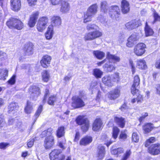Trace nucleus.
Listing matches in <instances>:
<instances>
[{"label":"nucleus","instance_id":"4d7b16f0","mask_svg":"<svg viewBox=\"0 0 160 160\" xmlns=\"http://www.w3.org/2000/svg\"><path fill=\"white\" fill-rule=\"evenodd\" d=\"M10 146V144L7 142H1L0 143V148L5 149Z\"/></svg>","mask_w":160,"mask_h":160},{"label":"nucleus","instance_id":"ea45409f","mask_svg":"<svg viewBox=\"0 0 160 160\" xmlns=\"http://www.w3.org/2000/svg\"><path fill=\"white\" fill-rule=\"evenodd\" d=\"M32 103L28 101L27 105L24 108L25 113L27 114H30L32 112Z\"/></svg>","mask_w":160,"mask_h":160},{"label":"nucleus","instance_id":"7ed1b4c3","mask_svg":"<svg viewBox=\"0 0 160 160\" xmlns=\"http://www.w3.org/2000/svg\"><path fill=\"white\" fill-rule=\"evenodd\" d=\"M79 94V96L75 95L72 97L71 106L73 109L82 108L85 106V102L82 98L85 94L83 91H80Z\"/></svg>","mask_w":160,"mask_h":160},{"label":"nucleus","instance_id":"dca6fc26","mask_svg":"<svg viewBox=\"0 0 160 160\" xmlns=\"http://www.w3.org/2000/svg\"><path fill=\"white\" fill-rule=\"evenodd\" d=\"M139 39V37L136 33L132 34L128 38L127 42L126 43V46L128 48L132 47L134 44V42L138 41Z\"/></svg>","mask_w":160,"mask_h":160},{"label":"nucleus","instance_id":"774afa93","mask_svg":"<svg viewBox=\"0 0 160 160\" xmlns=\"http://www.w3.org/2000/svg\"><path fill=\"white\" fill-rule=\"evenodd\" d=\"M155 66L157 68L160 69V58L157 60L156 61Z\"/></svg>","mask_w":160,"mask_h":160},{"label":"nucleus","instance_id":"49530a36","mask_svg":"<svg viewBox=\"0 0 160 160\" xmlns=\"http://www.w3.org/2000/svg\"><path fill=\"white\" fill-rule=\"evenodd\" d=\"M132 153L130 149L127 150L124 153L120 160H127L130 157Z\"/></svg>","mask_w":160,"mask_h":160},{"label":"nucleus","instance_id":"09e8293b","mask_svg":"<svg viewBox=\"0 0 160 160\" xmlns=\"http://www.w3.org/2000/svg\"><path fill=\"white\" fill-rule=\"evenodd\" d=\"M152 16L154 18L153 21V23L157 21L160 22V16L158 15V13L155 11H153Z\"/></svg>","mask_w":160,"mask_h":160},{"label":"nucleus","instance_id":"f257e3e1","mask_svg":"<svg viewBox=\"0 0 160 160\" xmlns=\"http://www.w3.org/2000/svg\"><path fill=\"white\" fill-rule=\"evenodd\" d=\"M97 25L95 24H89L86 26V28L88 31L95 30L86 33L84 36V40L87 41H92L102 37L103 35V33L102 31L97 29L98 28Z\"/></svg>","mask_w":160,"mask_h":160},{"label":"nucleus","instance_id":"8fccbe9b","mask_svg":"<svg viewBox=\"0 0 160 160\" xmlns=\"http://www.w3.org/2000/svg\"><path fill=\"white\" fill-rule=\"evenodd\" d=\"M49 73L47 71H44L42 75L43 80L45 82L48 81L49 79Z\"/></svg>","mask_w":160,"mask_h":160},{"label":"nucleus","instance_id":"ddd939ff","mask_svg":"<svg viewBox=\"0 0 160 160\" xmlns=\"http://www.w3.org/2000/svg\"><path fill=\"white\" fill-rule=\"evenodd\" d=\"M148 148V152L152 155L155 156L160 154V143L152 144Z\"/></svg>","mask_w":160,"mask_h":160},{"label":"nucleus","instance_id":"4be33fe9","mask_svg":"<svg viewBox=\"0 0 160 160\" xmlns=\"http://www.w3.org/2000/svg\"><path fill=\"white\" fill-rule=\"evenodd\" d=\"M139 26V22L136 20H132L125 24L126 28L129 30H132Z\"/></svg>","mask_w":160,"mask_h":160},{"label":"nucleus","instance_id":"cd10ccee","mask_svg":"<svg viewBox=\"0 0 160 160\" xmlns=\"http://www.w3.org/2000/svg\"><path fill=\"white\" fill-rule=\"evenodd\" d=\"M136 66L140 70H144L147 68L146 62L143 59H139L137 61Z\"/></svg>","mask_w":160,"mask_h":160},{"label":"nucleus","instance_id":"f03ea898","mask_svg":"<svg viewBox=\"0 0 160 160\" xmlns=\"http://www.w3.org/2000/svg\"><path fill=\"white\" fill-rule=\"evenodd\" d=\"M106 58L108 60L109 63H111V61H112L113 63L108 64L106 63L103 66V68L105 69L108 72H112L114 71L116 68L114 64L119 62L120 58L119 57L111 54L109 52H107Z\"/></svg>","mask_w":160,"mask_h":160},{"label":"nucleus","instance_id":"473e14b6","mask_svg":"<svg viewBox=\"0 0 160 160\" xmlns=\"http://www.w3.org/2000/svg\"><path fill=\"white\" fill-rule=\"evenodd\" d=\"M98 8V6L96 3L92 4L88 8L87 12L93 16L97 13Z\"/></svg>","mask_w":160,"mask_h":160},{"label":"nucleus","instance_id":"4468645a","mask_svg":"<svg viewBox=\"0 0 160 160\" xmlns=\"http://www.w3.org/2000/svg\"><path fill=\"white\" fill-rule=\"evenodd\" d=\"M120 88L117 87L108 93V98L111 100H115L118 98L120 95Z\"/></svg>","mask_w":160,"mask_h":160},{"label":"nucleus","instance_id":"de8ad7c7","mask_svg":"<svg viewBox=\"0 0 160 160\" xmlns=\"http://www.w3.org/2000/svg\"><path fill=\"white\" fill-rule=\"evenodd\" d=\"M47 98H48V104L50 105V102H49V100H50V97L49 96V90L48 89H46L45 90L44 98L43 100V102L44 103L46 102V99Z\"/></svg>","mask_w":160,"mask_h":160},{"label":"nucleus","instance_id":"864d4df0","mask_svg":"<svg viewBox=\"0 0 160 160\" xmlns=\"http://www.w3.org/2000/svg\"><path fill=\"white\" fill-rule=\"evenodd\" d=\"M139 140V137L136 132H134L132 135V140L133 142H137Z\"/></svg>","mask_w":160,"mask_h":160},{"label":"nucleus","instance_id":"39448f33","mask_svg":"<svg viewBox=\"0 0 160 160\" xmlns=\"http://www.w3.org/2000/svg\"><path fill=\"white\" fill-rule=\"evenodd\" d=\"M75 121L76 124L81 126V129L84 132H87L90 127V121L85 115H79L76 118Z\"/></svg>","mask_w":160,"mask_h":160},{"label":"nucleus","instance_id":"423d86ee","mask_svg":"<svg viewBox=\"0 0 160 160\" xmlns=\"http://www.w3.org/2000/svg\"><path fill=\"white\" fill-rule=\"evenodd\" d=\"M108 14L112 19L118 21L121 19V11L117 5L111 6L108 9Z\"/></svg>","mask_w":160,"mask_h":160},{"label":"nucleus","instance_id":"3c124183","mask_svg":"<svg viewBox=\"0 0 160 160\" xmlns=\"http://www.w3.org/2000/svg\"><path fill=\"white\" fill-rule=\"evenodd\" d=\"M44 147L46 149H49L50 148V137L48 136L45 139L44 141Z\"/></svg>","mask_w":160,"mask_h":160},{"label":"nucleus","instance_id":"9d476101","mask_svg":"<svg viewBox=\"0 0 160 160\" xmlns=\"http://www.w3.org/2000/svg\"><path fill=\"white\" fill-rule=\"evenodd\" d=\"M6 24L10 28H14L18 30L22 29L23 27V23L20 20L15 18L9 19Z\"/></svg>","mask_w":160,"mask_h":160},{"label":"nucleus","instance_id":"393cba45","mask_svg":"<svg viewBox=\"0 0 160 160\" xmlns=\"http://www.w3.org/2000/svg\"><path fill=\"white\" fill-rule=\"evenodd\" d=\"M12 9L14 11L19 10L21 8V0H11Z\"/></svg>","mask_w":160,"mask_h":160},{"label":"nucleus","instance_id":"1a4fd4ad","mask_svg":"<svg viewBox=\"0 0 160 160\" xmlns=\"http://www.w3.org/2000/svg\"><path fill=\"white\" fill-rule=\"evenodd\" d=\"M131 92L133 96H136V98H132L131 102L132 104L137 102V104L141 103L144 101V97L142 94L141 92L139 89H135L131 91Z\"/></svg>","mask_w":160,"mask_h":160},{"label":"nucleus","instance_id":"a19ab883","mask_svg":"<svg viewBox=\"0 0 160 160\" xmlns=\"http://www.w3.org/2000/svg\"><path fill=\"white\" fill-rule=\"evenodd\" d=\"M108 4L106 1H103L101 2L100 8L101 11L104 13L107 12Z\"/></svg>","mask_w":160,"mask_h":160},{"label":"nucleus","instance_id":"b1692460","mask_svg":"<svg viewBox=\"0 0 160 160\" xmlns=\"http://www.w3.org/2000/svg\"><path fill=\"white\" fill-rule=\"evenodd\" d=\"M33 45L32 43L29 42L24 45L23 50L25 54L27 55L32 54L33 53Z\"/></svg>","mask_w":160,"mask_h":160},{"label":"nucleus","instance_id":"5701e85b","mask_svg":"<svg viewBox=\"0 0 160 160\" xmlns=\"http://www.w3.org/2000/svg\"><path fill=\"white\" fill-rule=\"evenodd\" d=\"M154 128L153 124L151 122H146L142 126V129L144 134L150 133Z\"/></svg>","mask_w":160,"mask_h":160},{"label":"nucleus","instance_id":"c03bdc74","mask_svg":"<svg viewBox=\"0 0 160 160\" xmlns=\"http://www.w3.org/2000/svg\"><path fill=\"white\" fill-rule=\"evenodd\" d=\"M156 141V139L154 137H150L146 141L144 144L145 146L146 147L148 148L150 145V143H153Z\"/></svg>","mask_w":160,"mask_h":160},{"label":"nucleus","instance_id":"bf43d9fd","mask_svg":"<svg viewBox=\"0 0 160 160\" xmlns=\"http://www.w3.org/2000/svg\"><path fill=\"white\" fill-rule=\"evenodd\" d=\"M57 99L56 96H51V105H54V103L57 101Z\"/></svg>","mask_w":160,"mask_h":160},{"label":"nucleus","instance_id":"9b49d317","mask_svg":"<svg viewBox=\"0 0 160 160\" xmlns=\"http://www.w3.org/2000/svg\"><path fill=\"white\" fill-rule=\"evenodd\" d=\"M59 149H55L51 152V160H64L65 156L61 154ZM66 160H71V157L68 156Z\"/></svg>","mask_w":160,"mask_h":160},{"label":"nucleus","instance_id":"c756f323","mask_svg":"<svg viewBox=\"0 0 160 160\" xmlns=\"http://www.w3.org/2000/svg\"><path fill=\"white\" fill-rule=\"evenodd\" d=\"M144 30L146 37L152 36L154 34L153 30L148 25L147 22L145 23Z\"/></svg>","mask_w":160,"mask_h":160},{"label":"nucleus","instance_id":"6e6d98bb","mask_svg":"<svg viewBox=\"0 0 160 160\" xmlns=\"http://www.w3.org/2000/svg\"><path fill=\"white\" fill-rule=\"evenodd\" d=\"M148 116V112H145L144 113L143 115H142V116L140 117L138 119V120L140 123L142 122Z\"/></svg>","mask_w":160,"mask_h":160},{"label":"nucleus","instance_id":"052dcab7","mask_svg":"<svg viewBox=\"0 0 160 160\" xmlns=\"http://www.w3.org/2000/svg\"><path fill=\"white\" fill-rule=\"evenodd\" d=\"M35 140L34 138L30 139L29 140V141L27 143V145L28 148L32 147L34 144Z\"/></svg>","mask_w":160,"mask_h":160},{"label":"nucleus","instance_id":"a211bd4d","mask_svg":"<svg viewBox=\"0 0 160 160\" xmlns=\"http://www.w3.org/2000/svg\"><path fill=\"white\" fill-rule=\"evenodd\" d=\"M106 151L105 147L101 144H99L97 147L96 157L98 160H102L105 157Z\"/></svg>","mask_w":160,"mask_h":160},{"label":"nucleus","instance_id":"20e7f679","mask_svg":"<svg viewBox=\"0 0 160 160\" xmlns=\"http://www.w3.org/2000/svg\"><path fill=\"white\" fill-rule=\"evenodd\" d=\"M120 80L119 73L115 72L113 74L104 76L102 79V81L105 86L111 87L114 86V83H118Z\"/></svg>","mask_w":160,"mask_h":160},{"label":"nucleus","instance_id":"6ab92c4d","mask_svg":"<svg viewBox=\"0 0 160 160\" xmlns=\"http://www.w3.org/2000/svg\"><path fill=\"white\" fill-rule=\"evenodd\" d=\"M92 140L93 138L91 136L86 135L81 138L79 144L81 146H86L91 143Z\"/></svg>","mask_w":160,"mask_h":160},{"label":"nucleus","instance_id":"37998d69","mask_svg":"<svg viewBox=\"0 0 160 160\" xmlns=\"http://www.w3.org/2000/svg\"><path fill=\"white\" fill-rule=\"evenodd\" d=\"M8 71L6 69H0V79H5V77L8 75Z\"/></svg>","mask_w":160,"mask_h":160},{"label":"nucleus","instance_id":"e2e57ef3","mask_svg":"<svg viewBox=\"0 0 160 160\" xmlns=\"http://www.w3.org/2000/svg\"><path fill=\"white\" fill-rule=\"evenodd\" d=\"M46 38L48 40L50 39V27L48 26L47 31L45 33Z\"/></svg>","mask_w":160,"mask_h":160},{"label":"nucleus","instance_id":"680f3d73","mask_svg":"<svg viewBox=\"0 0 160 160\" xmlns=\"http://www.w3.org/2000/svg\"><path fill=\"white\" fill-rule=\"evenodd\" d=\"M66 142V140L64 139V142H58V146L61 148L62 150H64L65 149V147L64 146V144Z\"/></svg>","mask_w":160,"mask_h":160},{"label":"nucleus","instance_id":"f704fd0d","mask_svg":"<svg viewBox=\"0 0 160 160\" xmlns=\"http://www.w3.org/2000/svg\"><path fill=\"white\" fill-rule=\"evenodd\" d=\"M93 16V15L87 12L84 13L83 16L82 17L83 22L86 23L88 22L91 21Z\"/></svg>","mask_w":160,"mask_h":160},{"label":"nucleus","instance_id":"bb28decb","mask_svg":"<svg viewBox=\"0 0 160 160\" xmlns=\"http://www.w3.org/2000/svg\"><path fill=\"white\" fill-rule=\"evenodd\" d=\"M52 25V26L59 27L62 23L61 17L58 16H54L51 19Z\"/></svg>","mask_w":160,"mask_h":160},{"label":"nucleus","instance_id":"69168bd1","mask_svg":"<svg viewBox=\"0 0 160 160\" xmlns=\"http://www.w3.org/2000/svg\"><path fill=\"white\" fill-rule=\"evenodd\" d=\"M28 3L30 6H34L37 2V0H27Z\"/></svg>","mask_w":160,"mask_h":160},{"label":"nucleus","instance_id":"5fc2aeb1","mask_svg":"<svg viewBox=\"0 0 160 160\" xmlns=\"http://www.w3.org/2000/svg\"><path fill=\"white\" fill-rule=\"evenodd\" d=\"M42 105H40L39 106L38 110L36 111L35 115V117L36 119H37V118L38 117L39 115H40L41 112L42 111Z\"/></svg>","mask_w":160,"mask_h":160},{"label":"nucleus","instance_id":"79ce46f5","mask_svg":"<svg viewBox=\"0 0 160 160\" xmlns=\"http://www.w3.org/2000/svg\"><path fill=\"white\" fill-rule=\"evenodd\" d=\"M128 137V136L125 131H122L119 135L118 138L122 141H126Z\"/></svg>","mask_w":160,"mask_h":160},{"label":"nucleus","instance_id":"f3484780","mask_svg":"<svg viewBox=\"0 0 160 160\" xmlns=\"http://www.w3.org/2000/svg\"><path fill=\"white\" fill-rule=\"evenodd\" d=\"M48 20L47 17L40 18L37 25V29L39 32H42L46 28L45 26L48 23Z\"/></svg>","mask_w":160,"mask_h":160},{"label":"nucleus","instance_id":"a878e982","mask_svg":"<svg viewBox=\"0 0 160 160\" xmlns=\"http://www.w3.org/2000/svg\"><path fill=\"white\" fill-rule=\"evenodd\" d=\"M38 12H37L31 16L28 22V25L30 27L32 28L35 26L38 18Z\"/></svg>","mask_w":160,"mask_h":160},{"label":"nucleus","instance_id":"4c0bfd02","mask_svg":"<svg viewBox=\"0 0 160 160\" xmlns=\"http://www.w3.org/2000/svg\"><path fill=\"white\" fill-rule=\"evenodd\" d=\"M120 132V130L116 126H114L112 128V138L114 139H116Z\"/></svg>","mask_w":160,"mask_h":160},{"label":"nucleus","instance_id":"13d9d810","mask_svg":"<svg viewBox=\"0 0 160 160\" xmlns=\"http://www.w3.org/2000/svg\"><path fill=\"white\" fill-rule=\"evenodd\" d=\"M16 75H14L12 78L8 81V83L11 84H14L16 81Z\"/></svg>","mask_w":160,"mask_h":160},{"label":"nucleus","instance_id":"aec40b11","mask_svg":"<svg viewBox=\"0 0 160 160\" xmlns=\"http://www.w3.org/2000/svg\"><path fill=\"white\" fill-rule=\"evenodd\" d=\"M121 10L123 14H126L129 12L130 10V4L126 0H122L121 5Z\"/></svg>","mask_w":160,"mask_h":160},{"label":"nucleus","instance_id":"c85d7f7f","mask_svg":"<svg viewBox=\"0 0 160 160\" xmlns=\"http://www.w3.org/2000/svg\"><path fill=\"white\" fill-rule=\"evenodd\" d=\"M140 84V78L138 75H135L133 77V83L131 86L130 91L138 89L136 88Z\"/></svg>","mask_w":160,"mask_h":160},{"label":"nucleus","instance_id":"2f4dec72","mask_svg":"<svg viewBox=\"0 0 160 160\" xmlns=\"http://www.w3.org/2000/svg\"><path fill=\"white\" fill-rule=\"evenodd\" d=\"M65 134V127L61 126L59 127L56 132V136L58 138L64 137Z\"/></svg>","mask_w":160,"mask_h":160},{"label":"nucleus","instance_id":"338daca9","mask_svg":"<svg viewBox=\"0 0 160 160\" xmlns=\"http://www.w3.org/2000/svg\"><path fill=\"white\" fill-rule=\"evenodd\" d=\"M155 88L156 90V93L157 94L160 95V84H157Z\"/></svg>","mask_w":160,"mask_h":160},{"label":"nucleus","instance_id":"6e6552de","mask_svg":"<svg viewBox=\"0 0 160 160\" xmlns=\"http://www.w3.org/2000/svg\"><path fill=\"white\" fill-rule=\"evenodd\" d=\"M146 48L147 46L144 43L139 42L134 46L133 52L137 57L142 56L145 53Z\"/></svg>","mask_w":160,"mask_h":160},{"label":"nucleus","instance_id":"7c9ffc66","mask_svg":"<svg viewBox=\"0 0 160 160\" xmlns=\"http://www.w3.org/2000/svg\"><path fill=\"white\" fill-rule=\"evenodd\" d=\"M50 63V56L46 55L43 56L41 61V63L42 67L47 68L49 66Z\"/></svg>","mask_w":160,"mask_h":160},{"label":"nucleus","instance_id":"58836bf2","mask_svg":"<svg viewBox=\"0 0 160 160\" xmlns=\"http://www.w3.org/2000/svg\"><path fill=\"white\" fill-rule=\"evenodd\" d=\"M103 72L98 68H94L93 70L92 75L96 78H101Z\"/></svg>","mask_w":160,"mask_h":160},{"label":"nucleus","instance_id":"e433bc0d","mask_svg":"<svg viewBox=\"0 0 160 160\" xmlns=\"http://www.w3.org/2000/svg\"><path fill=\"white\" fill-rule=\"evenodd\" d=\"M18 106L17 103L12 102L8 106V112L11 113L13 111H16L18 109Z\"/></svg>","mask_w":160,"mask_h":160},{"label":"nucleus","instance_id":"2eb2a0df","mask_svg":"<svg viewBox=\"0 0 160 160\" xmlns=\"http://www.w3.org/2000/svg\"><path fill=\"white\" fill-rule=\"evenodd\" d=\"M29 93L30 98L34 100H36L40 94L39 88L36 86H31L29 89Z\"/></svg>","mask_w":160,"mask_h":160},{"label":"nucleus","instance_id":"c9c22d12","mask_svg":"<svg viewBox=\"0 0 160 160\" xmlns=\"http://www.w3.org/2000/svg\"><path fill=\"white\" fill-rule=\"evenodd\" d=\"M93 54L94 56L99 60H101L105 57V53L99 50H95L93 52Z\"/></svg>","mask_w":160,"mask_h":160},{"label":"nucleus","instance_id":"a18cd8bd","mask_svg":"<svg viewBox=\"0 0 160 160\" xmlns=\"http://www.w3.org/2000/svg\"><path fill=\"white\" fill-rule=\"evenodd\" d=\"M7 58L6 53L2 51H0V66L2 65L5 60Z\"/></svg>","mask_w":160,"mask_h":160},{"label":"nucleus","instance_id":"412c9836","mask_svg":"<svg viewBox=\"0 0 160 160\" xmlns=\"http://www.w3.org/2000/svg\"><path fill=\"white\" fill-rule=\"evenodd\" d=\"M114 121L118 126L121 128H123L125 125L126 121L124 118L122 117H118L114 116L113 117Z\"/></svg>","mask_w":160,"mask_h":160},{"label":"nucleus","instance_id":"72a5a7b5","mask_svg":"<svg viewBox=\"0 0 160 160\" xmlns=\"http://www.w3.org/2000/svg\"><path fill=\"white\" fill-rule=\"evenodd\" d=\"M123 149L121 147H119L115 149H112L111 151V153L113 155H116L117 157L124 152Z\"/></svg>","mask_w":160,"mask_h":160},{"label":"nucleus","instance_id":"603ef678","mask_svg":"<svg viewBox=\"0 0 160 160\" xmlns=\"http://www.w3.org/2000/svg\"><path fill=\"white\" fill-rule=\"evenodd\" d=\"M129 64L131 69L132 73V74H134L136 72V69L133 61L132 60H130L129 61Z\"/></svg>","mask_w":160,"mask_h":160},{"label":"nucleus","instance_id":"f8f14e48","mask_svg":"<svg viewBox=\"0 0 160 160\" xmlns=\"http://www.w3.org/2000/svg\"><path fill=\"white\" fill-rule=\"evenodd\" d=\"M104 127L102 119L100 118H96L92 124V130L95 132L101 131Z\"/></svg>","mask_w":160,"mask_h":160},{"label":"nucleus","instance_id":"0eeeda50","mask_svg":"<svg viewBox=\"0 0 160 160\" xmlns=\"http://www.w3.org/2000/svg\"><path fill=\"white\" fill-rule=\"evenodd\" d=\"M51 2L53 5L60 4V11L62 13H66L70 10V5L68 1L64 0H51Z\"/></svg>","mask_w":160,"mask_h":160},{"label":"nucleus","instance_id":"0e129e2a","mask_svg":"<svg viewBox=\"0 0 160 160\" xmlns=\"http://www.w3.org/2000/svg\"><path fill=\"white\" fill-rule=\"evenodd\" d=\"M80 134L78 132H76L74 138V141L75 142H77L79 139Z\"/></svg>","mask_w":160,"mask_h":160}]
</instances>
